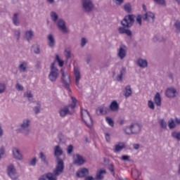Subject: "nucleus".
Segmentation results:
<instances>
[{
	"label": "nucleus",
	"instance_id": "obj_1",
	"mask_svg": "<svg viewBox=\"0 0 180 180\" xmlns=\"http://www.w3.org/2000/svg\"><path fill=\"white\" fill-rule=\"evenodd\" d=\"M63 171H64V162L61 159H57L56 167L53 170V174L48 173L45 176H42L39 178V180H57V176L61 175Z\"/></svg>",
	"mask_w": 180,
	"mask_h": 180
},
{
	"label": "nucleus",
	"instance_id": "obj_46",
	"mask_svg": "<svg viewBox=\"0 0 180 180\" xmlns=\"http://www.w3.org/2000/svg\"><path fill=\"white\" fill-rule=\"evenodd\" d=\"M14 36L16 37L17 40H19L20 39V30H14Z\"/></svg>",
	"mask_w": 180,
	"mask_h": 180
},
{
	"label": "nucleus",
	"instance_id": "obj_5",
	"mask_svg": "<svg viewBox=\"0 0 180 180\" xmlns=\"http://www.w3.org/2000/svg\"><path fill=\"white\" fill-rule=\"evenodd\" d=\"M60 72L62 75V84L69 92H71V89H70V85H71V78L70 77V75H68V72H64L63 69L60 70Z\"/></svg>",
	"mask_w": 180,
	"mask_h": 180
},
{
	"label": "nucleus",
	"instance_id": "obj_44",
	"mask_svg": "<svg viewBox=\"0 0 180 180\" xmlns=\"http://www.w3.org/2000/svg\"><path fill=\"white\" fill-rule=\"evenodd\" d=\"M155 4H158V5H161L162 6H167V2L165 0H153Z\"/></svg>",
	"mask_w": 180,
	"mask_h": 180
},
{
	"label": "nucleus",
	"instance_id": "obj_48",
	"mask_svg": "<svg viewBox=\"0 0 180 180\" xmlns=\"http://www.w3.org/2000/svg\"><path fill=\"white\" fill-rule=\"evenodd\" d=\"M148 106L150 108V109H152V110H154L155 106H154V102L153 101L150 100L148 101Z\"/></svg>",
	"mask_w": 180,
	"mask_h": 180
},
{
	"label": "nucleus",
	"instance_id": "obj_25",
	"mask_svg": "<svg viewBox=\"0 0 180 180\" xmlns=\"http://www.w3.org/2000/svg\"><path fill=\"white\" fill-rule=\"evenodd\" d=\"M106 174V170L104 169H98L96 172V178L98 180H101L103 178V175Z\"/></svg>",
	"mask_w": 180,
	"mask_h": 180
},
{
	"label": "nucleus",
	"instance_id": "obj_35",
	"mask_svg": "<svg viewBox=\"0 0 180 180\" xmlns=\"http://www.w3.org/2000/svg\"><path fill=\"white\" fill-rule=\"evenodd\" d=\"M25 98H27L28 100L32 102L33 101V94H32V91H27L24 93Z\"/></svg>",
	"mask_w": 180,
	"mask_h": 180
},
{
	"label": "nucleus",
	"instance_id": "obj_56",
	"mask_svg": "<svg viewBox=\"0 0 180 180\" xmlns=\"http://www.w3.org/2000/svg\"><path fill=\"white\" fill-rule=\"evenodd\" d=\"M15 88L16 89H18V91H23V86H22L20 84L17 83L15 85Z\"/></svg>",
	"mask_w": 180,
	"mask_h": 180
},
{
	"label": "nucleus",
	"instance_id": "obj_22",
	"mask_svg": "<svg viewBox=\"0 0 180 180\" xmlns=\"http://www.w3.org/2000/svg\"><path fill=\"white\" fill-rule=\"evenodd\" d=\"M18 70L20 72H27V62L22 61L18 65Z\"/></svg>",
	"mask_w": 180,
	"mask_h": 180
},
{
	"label": "nucleus",
	"instance_id": "obj_29",
	"mask_svg": "<svg viewBox=\"0 0 180 180\" xmlns=\"http://www.w3.org/2000/svg\"><path fill=\"white\" fill-rule=\"evenodd\" d=\"M124 94L126 98H129V96H131L132 91H131V87L130 86V85L125 86Z\"/></svg>",
	"mask_w": 180,
	"mask_h": 180
},
{
	"label": "nucleus",
	"instance_id": "obj_8",
	"mask_svg": "<svg viewBox=\"0 0 180 180\" xmlns=\"http://www.w3.org/2000/svg\"><path fill=\"white\" fill-rule=\"evenodd\" d=\"M134 23V15H128L124 17L123 20L121 22V25L124 27H131Z\"/></svg>",
	"mask_w": 180,
	"mask_h": 180
},
{
	"label": "nucleus",
	"instance_id": "obj_11",
	"mask_svg": "<svg viewBox=\"0 0 180 180\" xmlns=\"http://www.w3.org/2000/svg\"><path fill=\"white\" fill-rule=\"evenodd\" d=\"M165 95L167 98H175L178 95V91L175 87H169L166 89Z\"/></svg>",
	"mask_w": 180,
	"mask_h": 180
},
{
	"label": "nucleus",
	"instance_id": "obj_24",
	"mask_svg": "<svg viewBox=\"0 0 180 180\" xmlns=\"http://www.w3.org/2000/svg\"><path fill=\"white\" fill-rule=\"evenodd\" d=\"M136 64L141 68H147L148 65V63L147 62V60L143 59V58L138 59Z\"/></svg>",
	"mask_w": 180,
	"mask_h": 180
},
{
	"label": "nucleus",
	"instance_id": "obj_7",
	"mask_svg": "<svg viewBox=\"0 0 180 180\" xmlns=\"http://www.w3.org/2000/svg\"><path fill=\"white\" fill-rule=\"evenodd\" d=\"M82 119L83 122H84L85 124L88 126V127H92V124L94 122L92 121V118L91 115H89V112L85 109H82L81 110Z\"/></svg>",
	"mask_w": 180,
	"mask_h": 180
},
{
	"label": "nucleus",
	"instance_id": "obj_51",
	"mask_svg": "<svg viewBox=\"0 0 180 180\" xmlns=\"http://www.w3.org/2000/svg\"><path fill=\"white\" fill-rule=\"evenodd\" d=\"M136 22L139 25V26H141V15H139L136 16Z\"/></svg>",
	"mask_w": 180,
	"mask_h": 180
},
{
	"label": "nucleus",
	"instance_id": "obj_62",
	"mask_svg": "<svg viewBox=\"0 0 180 180\" xmlns=\"http://www.w3.org/2000/svg\"><path fill=\"white\" fill-rule=\"evenodd\" d=\"M174 122H175L176 124H177L178 126H180V118L176 117L174 120Z\"/></svg>",
	"mask_w": 180,
	"mask_h": 180
},
{
	"label": "nucleus",
	"instance_id": "obj_3",
	"mask_svg": "<svg viewBox=\"0 0 180 180\" xmlns=\"http://www.w3.org/2000/svg\"><path fill=\"white\" fill-rule=\"evenodd\" d=\"M30 124H32L30 120L28 118L24 119L20 124L19 133H21L23 136H29L30 134Z\"/></svg>",
	"mask_w": 180,
	"mask_h": 180
},
{
	"label": "nucleus",
	"instance_id": "obj_38",
	"mask_svg": "<svg viewBox=\"0 0 180 180\" xmlns=\"http://www.w3.org/2000/svg\"><path fill=\"white\" fill-rule=\"evenodd\" d=\"M169 129H175L176 127V123L174 121V119H170L168 122Z\"/></svg>",
	"mask_w": 180,
	"mask_h": 180
},
{
	"label": "nucleus",
	"instance_id": "obj_30",
	"mask_svg": "<svg viewBox=\"0 0 180 180\" xmlns=\"http://www.w3.org/2000/svg\"><path fill=\"white\" fill-rule=\"evenodd\" d=\"M154 102L157 106H161V96L160 93H156L154 97Z\"/></svg>",
	"mask_w": 180,
	"mask_h": 180
},
{
	"label": "nucleus",
	"instance_id": "obj_13",
	"mask_svg": "<svg viewBox=\"0 0 180 180\" xmlns=\"http://www.w3.org/2000/svg\"><path fill=\"white\" fill-rule=\"evenodd\" d=\"M56 22H57V26H58L59 30L63 32V33H68V29L65 26V21L60 19Z\"/></svg>",
	"mask_w": 180,
	"mask_h": 180
},
{
	"label": "nucleus",
	"instance_id": "obj_57",
	"mask_svg": "<svg viewBox=\"0 0 180 180\" xmlns=\"http://www.w3.org/2000/svg\"><path fill=\"white\" fill-rule=\"evenodd\" d=\"M37 162V159L34 158L30 162V165H32V167H34L36 165V163Z\"/></svg>",
	"mask_w": 180,
	"mask_h": 180
},
{
	"label": "nucleus",
	"instance_id": "obj_31",
	"mask_svg": "<svg viewBox=\"0 0 180 180\" xmlns=\"http://www.w3.org/2000/svg\"><path fill=\"white\" fill-rule=\"evenodd\" d=\"M126 74V68H122L120 71V74L117 76V81H122L123 79V75Z\"/></svg>",
	"mask_w": 180,
	"mask_h": 180
},
{
	"label": "nucleus",
	"instance_id": "obj_41",
	"mask_svg": "<svg viewBox=\"0 0 180 180\" xmlns=\"http://www.w3.org/2000/svg\"><path fill=\"white\" fill-rule=\"evenodd\" d=\"M174 26V28L176 29V33H180V21L176 20Z\"/></svg>",
	"mask_w": 180,
	"mask_h": 180
},
{
	"label": "nucleus",
	"instance_id": "obj_50",
	"mask_svg": "<svg viewBox=\"0 0 180 180\" xmlns=\"http://www.w3.org/2000/svg\"><path fill=\"white\" fill-rule=\"evenodd\" d=\"M86 43H88V41L85 38L81 39V47H85V44H86Z\"/></svg>",
	"mask_w": 180,
	"mask_h": 180
},
{
	"label": "nucleus",
	"instance_id": "obj_27",
	"mask_svg": "<svg viewBox=\"0 0 180 180\" xmlns=\"http://www.w3.org/2000/svg\"><path fill=\"white\" fill-rule=\"evenodd\" d=\"M12 153L14 158H22V157H23L22 153H20V150H19V149L17 148H13Z\"/></svg>",
	"mask_w": 180,
	"mask_h": 180
},
{
	"label": "nucleus",
	"instance_id": "obj_45",
	"mask_svg": "<svg viewBox=\"0 0 180 180\" xmlns=\"http://www.w3.org/2000/svg\"><path fill=\"white\" fill-rule=\"evenodd\" d=\"M6 89V85L5 83H0V94H4Z\"/></svg>",
	"mask_w": 180,
	"mask_h": 180
},
{
	"label": "nucleus",
	"instance_id": "obj_60",
	"mask_svg": "<svg viewBox=\"0 0 180 180\" xmlns=\"http://www.w3.org/2000/svg\"><path fill=\"white\" fill-rule=\"evenodd\" d=\"M133 148L134 150H139V148H140V144H139V143L133 144Z\"/></svg>",
	"mask_w": 180,
	"mask_h": 180
},
{
	"label": "nucleus",
	"instance_id": "obj_17",
	"mask_svg": "<svg viewBox=\"0 0 180 180\" xmlns=\"http://www.w3.org/2000/svg\"><path fill=\"white\" fill-rule=\"evenodd\" d=\"M47 40L49 47L54 49V46H56V39L54 38V36L51 34H49L47 36Z\"/></svg>",
	"mask_w": 180,
	"mask_h": 180
},
{
	"label": "nucleus",
	"instance_id": "obj_36",
	"mask_svg": "<svg viewBox=\"0 0 180 180\" xmlns=\"http://www.w3.org/2000/svg\"><path fill=\"white\" fill-rule=\"evenodd\" d=\"M32 50L35 54H40V46H39V45H33L32 46Z\"/></svg>",
	"mask_w": 180,
	"mask_h": 180
},
{
	"label": "nucleus",
	"instance_id": "obj_4",
	"mask_svg": "<svg viewBox=\"0 0 180 180\" xmlns=\"http://www.w3.org/2000/svg\"><path fill=\"white\" fill-rule=\"evenodd\" d=\"M81 5L82 11L84 13H91L94 11V8H95L92 0H82Z\"/></svg>",
	"mask_w": 180,
	"mask_h": 180
},
{
	"label": "nucleus",
	"instance_id": "obj_12",
	"mask_svg": "<svg viewBox=\"0 0 180 180\" xmlns=\"http://www.w3.org/2000/svg\"><path fill=\"white\" fill-rule=\"evenodd\" d=\"M124 148H126V143L124 142H118L113 146L112 151L117 153L124 150Z\"/></svg>",
	"mask_w": 180,
	"mask_h": 180
},
{
	"label": "nucleus",
	"instance_id": "obj_49",
	"mask_svg": "<svg viewBox=\"0 0 180 180\" xmlns=\"http://www.w3.org/2000/svg\"><path fill=\"white\" fill-rule=\"evenodd\" d=\"M74 150V146H72V145H70L68 146L67 148V153L68 154H72V151Z\"/></svg>",
	"mask_w": 180,
	"mask_h": 180
},
{
	"label": "nucleus",
	"instance_id": "obj_47",
	"mask_svg": "<svg viewBox=\"0 0 180 180\" xmlns=\"http://www.w3.org/2000/svg\"><path fill=\"white\" fill-rule=\"evenodd\" d=\"M160 124L162 129H167V122L164 120H160Z\"/></svg>",
	"mask_w": 180,
	"mask_h": 180
},
{
	"label": "nucleus",
	"instance_id": "obj_9",
	"mask_svg": "<svg viewBox=\"0 0 180 180\" xmlns=\"http://www.w3.org/2000/svg\"><path fill=\"white\" fill-rule=\"evenodd\" d=\"M7 173L12 180H16L19 178V174H18V172H16V169H15V166H13V165L8 166Z\"/></svg>",
	"mask_w": 180,
	"mask_h": 180
},
{
	"label": "nucleus",
	"instance_id": "obj_54",
	"mask_svg": "<svg viewBox=\"0 0 180 180\" xmlns=\"http://www.w3.org/2000/svg\"><path fill=\"white\" fill-rule=\"evenodd\" d=\"M65 56L67 58H71V52L70 51V50H65Z\"/></svg>",
	"mask_w": 180,
	"mask_h": 180
},
{
	"label": "nucleus",
	"instance_id": "obj_64",
	"mask_svg": "<svg viewBox=\"0 0 180 180\" xmlns=\"http://www.w3.org/2000/svg\"><path fill=\"white\" fill-rule=\"evenodd\" d=\"M86 61L87 64H89V63H90L91 61H92V58H91V56H88V57L86 58Z\"/></svg>",
	"mask_w": 180,
	"mask_h": 180
},
{
	"label": "nucleus",
	"instance_id": "obj_23",
	"mask_svg": "<svg viewBox=\"0 0 180 180\" xmlns=\"http://www.w3.org/2000/svg\"><path fill=\"white\" fill-rule=\"evenodd\" d=\"M89 170L86 168H83L77 172V175L79 178H84V176H86V175H89Z\"/></svg>",
	"mask_w": 180,
	"mask_h": 180
},
{
	"label": "nucleus",
	"instance_id": "obj_2",
	"mask_svg": "<svg viewBox=\"0 0 180 180\" xmlns=\"http://www.w3.org/2000/svg\"><path fill=\"white\" fill-rule=\"evenodd\" d=\"M72 103L66 107L62 108L59 110V114L61 117H65L67 115H72L74 113V109L77 105V98L74 96H70Z\"/></svg>",
	"mask_w": 180,
	"mask_h": 180
},
{
	"label": "nucleus",
	"instance_id": "obj_39",
	"mask_svg": "<svg viewBox=\"0 0 180 180\" xmlns=\"http://www.w3.org/2000/svg\"><path fill=\"white\" fill-rule=\"evenodd\" d=\"M56 61L58 63L59 67H63V65H64V60H62L60 58V56H58V54L56 55L55 62Z\"/></svg>",
	"mask_w": 180,
	"mask_h": 180
},
{
	"label": "nucleus",
	"instance_id": "obj_6",
	"mask_svg": "<svg viewBox=\"0 0 180 180\" xmlns=\"http://www.w3.org/2000/svg\"><path fill=\"white\" fill-rule=\"evenodd\" d=\"M59 75L60 74L58 73V69L56 68V63L53 62L51 65V71L49 75V79L51 82H56Z\"/></svg>",
	"mask_w": 180,
	"mask_h": 180
},
{
	"label": "nucleus",
	"instance_id": "obj_63",
	"mask_svg": "<svg viewBox=\"0 0 180 180\" xmlns=\"http://www.w3.org/2000/svg\"><path fill=\"white\" fill-rule=\"evenodd\" d=\"M84 180H96L95 178L92 177L91 176H88L85 177Z\"/></svg>",
	"mask_w": 180,
	"mask_h": 180
},
{
	"label": "nucleus",
	"instance_id": "obj_26",
	"mask_svg": "<svg viewBox=\"0 0 180 180\" xmlns=\"http://www.w3.org/2000/svg\"><path fill=\"white\" fill-rule=\"evenodd\" d=\"M110 109L112 112H117V110H119V103H117V101H112L110 104Z\"/></svg>",
	"mask_w": 180,
	"mask_h": 180
},
{
	"label": "nucleus",
	"instance_id": "obj_18",
	"mask_svg": "<svg viewBox=\"0 0 180 180\" xmlns=\"http://www.w3.org/2000/svg\"><path fill=\"white\" fill-rule=\"evenodd\" d=\"M64 153V151L63 150V148L60 146V145H57L53 148V154L55 157H61L63 154Z\"/></svg>",
	"mask_w": 180,
	"mask_h": 180
},
{
	"label": "nucleus",
	"instance_id": "obj_34",
	"mask_svg": "<svg viewBox=\"0 0 180 180\" xmlns=\"http://www.w3.org/2000/svg\"><path fill=\"white\" fill-rule=\"evenodd\" d=\"M123 9L127 13H131V4L130 3L125 4L123 6Z\"/></svg>",
	"mask_w": 180,
	"mask_h": 180
},
{
	"label": "nucleus",
	"instance_id": "obj_43",
	"mask_svg": "<svg viewBox=\"0 0 180 180\" xmlns=\"http://www.w3.org/2000/svg\"><path fill=\"white\" fill-rule=\"evenodd\" d=\"M105 120L109 126H110L111 127H113V126H115V122H113V120H112V118L107 117H105Z\"/></svg>",
	"mask_w": 180,
	"mask_h": 180
},
{
	"label": "nucleus",
	"instance_id": "obj_28",
	"mask_svg": "<svg viewBox=\"0 0 180 180\" xmlns=\"http://www.w3.org/2000/svg\"><path fill=\"white\" fill-rule=\"evenodd\" d=\"M13 23L15 26H19L20 25V20H19V14L15 13L13 16Z\"/></svg>",
	"mask_w": 180,
	"mask_h": 180
},
{
	"label": "nucleus",
	"instance_id": "obj_58",
	"mask_svg": "<svg viewBox=\"0 0 180 180\" xmlns=\"http://www.w3.org/2000/svg\"><path fill=\"white\" fill-rule=\"evenodd\" d=\"M105 137L106 141H108V143H109V141H110V134H109V133H105Z\"/></svg>",
	"mask_w": 180,
	"mask_h": 180
},
{
	"label": "nucleus",
	"instance_id": "obj_32",
	"mask_svg": "<svg viewBox=\"0 0 180 180\" xmlns=\"http://www.w3.org/2000/svg\"><path fill=\"white\" fill-rule=\"evenodd\" d=\"M50 16H51V20H53L54 23H57L58 20V14H57V13L54 11H51L50 13Z\"/></svg>",
	"mask_w": 180,
	"mask_h": 180
},
{
	"label": "nucleus",
	"instance_id": "obj_42",
	"mask_svg": "<svg viewBox=\"0 0 180 180\" xmlns=\"http://www.w3.org/2000/svg\"><path fill=\"white\" fill-rule=\"evenodd\" d=\"M124 131L125 134H133V131L131 130V125L129 127H126L124 129Z\"/></svg>",
	"mask_w": 180,
	"mask_h": 180
},
{
	"label": "nucleus",
	"instance_id": "obj_21",
	"mask_svg": "<svg viewBox=\"0 0 180 180\" xmlns=\"http://www.w3.org/2000/svg\"><path fill=\"white\" fill-rule=\"evenodd\" d=\"M34 37V32L32 30H27L25 33V38L26 39L27 41H30Z\"/></svg>",
	"mask_w": 180,
	"mask_h": 180
},
{
	"label": "nucleus",
	"instance_id": "obj_10",
	"mask_svg": "<svg viewBox=\"0 0 180 180\" xmlns=\"http://www.w3.org/2000/svg\"><path fill=\"white\" fill-rule=\"evenodd\" d=\"M74 78L75 85L77 86L78 88H81V84H79V81H81V72L78 68H74Z\"/></svg>",
	"mask_w": 180,
	"mask_h": 180
},
{
	"label": "nucleus",
	"instance_id": "obj_55",
	"mask_svg": "<svg viewBox=\"0 0 180 180\" xmlns=\"http://www.w3.org/2000/svg\"><path fill=\"white\" fill-rule=\"evenodd\" d=\"M112 1L115 5H122L124 2V0H112Z\"/></svg>",
	"mask_w": 180,
	"mask_h": 180
},
{
	"label": "nucleus",
	"instance_id": "obj_20",
	"mask_svg": "<svg viewBox=\"0 0 180 180\" xmlns=\"http://www.w3.org/2000/svg\"><path fill=\"white\" fill-rule=\"evenodd\" d=\"M108 110H109V108H108V107L102 105L96 109V114L98 115H106V113H108Z\"/></svg>",
	"mask_w": 180,
	"mask_h": 180
},
{
	"label": "nucleus",
	"instance_id": "obj_37",
	"mask_svg": "<svg viewBox=\"0 0 180 180\" xmlns=\"http://www.w3.org/2000/svg\"><path fill=\"white\" fill-rule=\"evenodd\" d=\"M86 160L84 158H77L75 160L74 163L77 164V165H82V164H85Z\"/></svg>",
	"mask_w": 180,
	"mask_h": 180
},
{
	"label": "nucleus",
	"instance_id": "obj_33",
	"mask_svg": "<svg viewBox=\"0 0 180 180\" xmlns=\"http://www.w3.org/2000/svg\"><path fill=\"white\" fill-rule=\"evenodd\" d=\"M131 175L134 179H136V178H139V176H140V172H139L137 169L134 168L131 169Z\"/></svg>",
	"mask_w": 180,
	"mask_h": 180
},
{
	"label": "nucleus",
	"instance_id": "obj_40",
	"mask_svg": "<svg viewBox=\"0 0 180 180\" xmlns=\"http://www.w3.org/2000/svg\"><path fill=\"white\" fill-rule=\"evenodd\" d=\"M172 137H173V139H176V140H178L179 141H180V131L172 132Z\"/></svg>",
	"mask_w": 180,
	"mask_h": 180
},
{
	"label": "nucleus",
	"instance_id": "obj_61",
	"mask_svg": "<svg viewBox=\"0 0 180 180\" xmlns=\"http://www.w3.org/2000/svg\"><path fill=\"white\" fill-rule=\"evenodd\" d=\"M117 122H118L119 124H120L121 126L122 124H124V119L120 118Z\"/></svg>",
	"mask_w": 180,
	"mask_h": 180
},
{
	"label": "nucleus",
	"instance_id": "obj_52",
	"mask_svg": "<svg viewBox=\"0 0 180 180\" xmlns=\"http://www.w3.org/2000/svg\"><path fill=\"white\" fill-rule=\"evenodd\" d=\"M4 155H5V147L1 146L0 148V158H1V157H4Z\"/></svg>",
	"mask_w": 180,
	"mask_h": 180
},
{
	"label": "nucleus",
	"instance_id": "obj_16",
	"mask_svg": "<svg viewBox=\"0 0 180 180\" xmlns=\"http://www.w3.org/2000/svg\"><path fill=\"white\" fill-rule=\"evenodd\" d=\"M131 129L133 134H137V133H140L141 130V125H140L139 123L134 122L131 124Z\"/></svg>",
	"mask_w": 180,
	"mask_h": 180
},
{
	"label": "nucleus",
	"instance_id": "obj_15",
	"mask_svg": "<svg viewBox=\"0 0 180 180\" xmlns=\"http://www.w3.org/2000/svg\"><path fill=\"white\" fill-rule=\"evenodd\" d=\"M127 27H120L118 28V32L120 33V34H126L127 36H128L129 37H131V35L133 34V33L131 32V31L127 28H126Z\"/></svg>",
	"mask_w": 180,
	"mask_h": 180
},
{
	"label": "nucleus",
	"instance_id": "obj_19",
	"mask_svg": "<svg viewBox=\"0 0 180 180\" xmlns=\"http://www.w3.org/2000/svg\"><path fill=\"white\" fill-rule=\"evenodd\" d=\"M143 19L144 20H147L148 22H154V19H155V15L151 12H148L143 15Z\"/></svg>",
	"mask_w": 180,
	"mask_h": 180
},
{
	"label": "nucleus",
	"instance_id": "obj_53",
	"mask_svg": "<svg viewBox=\"0 0 180 180\" xmlns=\"http://www.w3.org/2000/svg\"><path fill=\"white\" fill-rule=\"evenodd\" d=\"M37 105L38 106L34 108V112H35L36 114L40 113V103H38Z\"/></svg>",
	"mask_w": 180,
	"mask_h": 180
},
{
	"label": "nucleus",
	"instance_id": "obj_59",
	"mask_svg": "<svg viewBox=\"0 0 180 180\" xmlns=\"http://www.w3.org/2000/svg\"><path fill=\"white\" fill-rule=\"evenodd\" d=\"M153 40H154V41H164V39H161V38H160V37H158V36H156V37H155L154 38H153Z\"/></svg>",
	"mask_w": 180,
	"mask_h": 180
},
{
	"label": "nucleus",
	"instance_id": "obj_14",
	"mask_svg": "<svg viewBox=\"0 0 180 180\" xmlns=\"http://www.w3.org/2000/svg\"><path fill=\"white\" fill-rule=\"evenodd\" d=\"M126 46L122 45L117 50V57L120 58V60H123L126 57Z\"/></svg>",
	"mask_w": 180,
	"mask_h": 180
}]
</instances>
